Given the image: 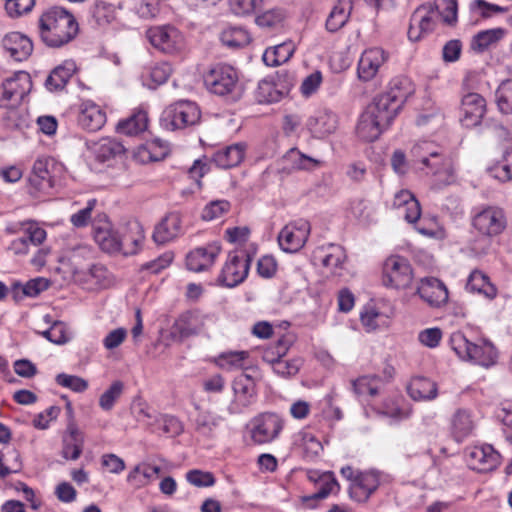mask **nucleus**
<instances>
[{
    "label": "nucleus",
    "mask_w": 512,
    "mask_h": 512,
    "mask_svg": "<svg viewBox=\"0 0 512 512\" xmlns=\"http://www.w3.org/2000/svg\"><path fill=\"white\" fill-rule=\"evenodd\" d=\"M74 16L61 7H53L39 19V34L48 47H61L69 43L78 33Z\"/></svg>",
    "instance_id": "nucleus-1"
},
{
    "label": "nucleus",
    "mask_w": 512,
    "mask_h": 512,
    "mask_svg": "<svg viewBox=\"0 0 512 512\" xmlns=\"http://www.w3.org/2000/svg\"><path fill=\"white\" fill-rule=\"evenodd\" d=\"M395 118V115L382 105L376 98L370 103L357 123L356 133L360 139L366 142H373L379 138Z\"/></svg>",
    "instance_id": "nucleus-2"
},
{
    "label": "nucleus",
    "mask_w": 512,
    "mask_h": 512,
    "mask_svg": "<svg viewBox=\"0 0 512 512\" xmlns=\"http://www.w3.org/2000/svg\"><path fill=\"white\" fill-rule=\"evenodd\" d=\"M451 345L456 354L464 360L489 367L496 362L497 352L494 345L486 340L480 344L469 341L462 333L451 337Z\"/></svg>",
    "instance_id": "nucleus-3"
},
{
    "label": "nucleus",
    "mask_w": 512,
    "mask_h": 512,
    "mask_svg": "<svg viewBox=\"0 0 512 512\" xmlns=\"http://www.w3.org/2000/svg\"><path fill=\"white\" fill-rule=\"evenodd\" d=\"M200 118L201 112L196 103L182 100L164 110L160 124L164 129L174 131L196 125Z\"/></svg>",
    "instance_id": "nucleus-4"
},
{
    "label": "nucleus",
    "mask_w": 512,
    "mask_h": 512,
    "mask_svg": "<svg viewBox=\"0 0 512 512\" xmlns=\"http://www.w3.org/2000/svg\"><path fill=\"white\" fill-rule=\"evenodd\" d=\"M219 317L215 313H204L191 309L181 313L175 320L173 329L181 338H188L217 327Z\"/></svg>",
    "instance_id": "nucleus-5"
},
{
    "label": "nucleus",
    "mask_w": 512,
    "mask_h": 512,
    "mask_svg": "<svg viewBox=\"0 0 512 512\" xmlns=\"http://www.w3.org/2000/svg\"><path fill=\"white\" fill-rule=\"evenodd\" d=\"M429 144L415 145L411 153L419 157L422 164L434 170V175L440 184L448 185L454 181V168L450 158L438 152L429 151Z\"/></svg>",
    "instance_id": "nucleus-6"
},
{
    "label": "nucleus",
    "mask_w": 512,
    "mask_h": 512,
    "mask_svg": "<svg viewBox=\"0 0 512 512\" xmlns=\"http://www.w3.org/2000/svg\"><path fill=\"white\" fill-rule=\"evenodd\" d=\"M472 225L480 235L493 238L505 231L506 214L498 206H486L473 216Z\"/></svg>",
    "instance_id": "nucleus-7"
},
{
    "label": "nucleus",
    "mask_w": 512,
    "mask_h": 512,
    "mask_svg": "<svg viewBox=\"0 0 512 512\" xmlns=\"http://www.w3.org/2000/svg\"><path fill=\"white\" fill-rule=\"evenodd\" d=\"M250 437L255 444L274 441L283 429V420L276 413L265 412L251 419Z\"/></svg>",
    "instance_id": "nucleus-8"
},
{
    "label": "nucleus",
    "mask_w": 512,
    "mask_h": 512,
    "mask_svg": "<svg viewBox=\"0 0 512 512\" xmlns=\"http://www.w3.org/2000/svg\"><path fill=\"white\" fill-rule=\"evenodd\" d=\"M32 89L30 74L25 71L16 72L6 79L0 87V106L16 107Z\"/></svg>",
    "instance_id": "nucleus-9"
},
{
    "label": "nucleus",
    "mask_w": 512,
    "mask_h": 512,
    "mask_svg": "<svg viewBox=\"0 0 512 512\" xmlns=\"http://www.w3.org/2000/svg\"><path fill=\"white\" fill-rule=\"evenodd\" d=\"M237 71L230 65L219 64L211 68L204 76L207 89L216 95L232 94L238 87Z\"/></svg>",
    "instance_id": "nucleus-10"
},
{
    "label": "nucleus",
    "mask_w": 512,
    "mask_h": 512,
    "mask_svg": "<svg viewBox=\"0 0 512 512\" xmlns=\"http://www.w3.org/2000/svg\"><path fill=\"white\" fill-rule=\"evenodd\" d=\"M383 284L386 287L405 289L413 280V271L409 261L401 256L388 257L383 265Z\"/></svg>",
    "instance_id": "nucleus-11"
},
{
    "label": "nucleus",
    "mask_w": 512,
    "mask_h": 512,
    "mask_svg": "<svg viewBox=\"0 0 512 512\" xmlns=\"http://www.w3.org/2000/svg\"><path fill=\"white\" fill-rule=\"evenodd\" d=\"M310 230V223L304 219L289 222L278 234L280 248L288 253L298 252L307 242Z\"/></svg>",
    "instance_id": "nucleus-12"
},
{
    "label": "nucleus",
    "mask_w": 512,
    "mask_h": 512,
    "mask_svg": "<svg viewBox=\"0 0 512 512\" xmlns=\"http://www.w3.org/2000/svg\"><path fill=\"white\" fill-rule=\"evenodd\" d=\"M249 267L250 257L246 251L230 252L219 280L227 287H235L245 280Z\"/></svg>",
    "instance_id": "nucleus-13"
},
{
    "label": "nucleus",
    "mask_w": 512,
    "mask_h": 512,
    "mask_svg": "<svg viewBox=\"0 0 512 512\" xmlns=\"http://www.w3.org/2000/svg\"><path fill=\"white\" fill-rule=\"evenodd\" d=\"M414 93V87L410 79L399 76L391 80L389 90L376 99L387 106V108L396 116L406 100Z\"/></svg>",
    "instance_id": "nucleus-14"
},
{
    "label": "nucleus",
    "mask_w": 512,
    "mask_h": 512,
    "mask_svg": "<svg viewBox=\"0 0 512 512\" xmlns=\"http://www.w3.org/2000/svg\"><path fill=\"white\" fill-rule=\"evenodd\" d=\"M146 36L156 49L164 53H175L183 46L182 34L173 26L151 27Z\"/></svg>",
    "instance_id": "nucleus-15"
},
{
    "label": "nucleus",
    "mask_w": 512,
    "mask_h": 512,
    "mask_svg": "<svg viewBox=\"0 0 512 512\" xmlns=\"http://www.w3.org/2000/svg\"><path fill=\"white\" fill-rule=\"evenodd\" d=\"M436 18V8L432 3L419 6L411 16L408 38L411 41L420 40L424 34L434 29Z\"/></svg>",
    "instance_id": "nucleus-16"
},
{
    "label": "nucleus",
    "mask_w": 512,
    "mask_h": 512,
    "mask_svg": "<svg viewBox=\"0 0 512 512\" xmlns=\"http://www.w3.org/2000/svg\"><path fill=\"white\" fill-rule=\"evenodd\" d=\"M465 454L469 467L478 472L492 471L500 462L499 453L491 445L469 447Z\"/></svg>",
    "instance_id": "nucleus-17"
},
{
    "label": "nucleus",
    "mask_w": 512,
    "mask_h": 512,
    "mask_svg": "<svg viewBox=\"0 0 512 512\" xmlns=\"http://www.w3.org/2000/svg\"><path fill=\"white\" fill-rule=\"evenodd\" d=\"M56 163L52 158H39L34 162L30 185L38 192H48L55 184Z\"/></svg>",
    "instance_id": "nucleus-18"
},
{
    "label": "nucleus",
    "mask_w": 512,
    "mask_h": 512,
    "mask_svg": "<svg viewBox=\"0 0 512 512\" xmlns=\"http://www.w3.org/2000/svg\"><path fill=\"white\" fill-rule=\"evenodd\" d=\"M461 111L463 125L475 127L481 123L486 113V100L478 93H468L462 98Z\"/></svg>",
    "instance_id": "nucleus-19"
},
{
    "label": "nucleus",
    "mask_w": 512,
    "mask_h": 512,
    "mask_svg": "<svg viewBox=\"0 0 512 512\" xmlns=\"http://www.w3.org/2000/svg\"><path fill=\"white\" fill-rule=\"evenodd\" d=\"M387 60L386 52L379 47L366 49L358 62V77L362 81L372 80Z\"/></svg>",
    "instance_id": "nucleus-20"
},
{
    "label": "nucleus",
    "mask_w": 512,
    "mask_h": 512,
    "mask_svg": "<svg viewBox=\"0 0 512 512\" xmlns=\"http://www.w3.org/2000/svg\"><path fill=\"white\" fill-rule=\"evenodd\" d=\"M218 244H208L205 247H198L186 256V266L190 271L201 272L209 269L220 253Z\"/></svg>",
    "instance_id": "nucleus-21"
},
{
    "label": "nucleus",
    "mask_w": 512,
    "mask_h": 512,
    "mask_svg": "<svg viewBox=\"0 0 512 512\" xmlns=\"http://www.w3.org/2000/svg\"><path fill=\"white\" fill-rule=\"evenodd\" d=\"M277 358H269V353L263 355V360L272 365L273 371L282 377H291L298 373L302 361L300 359L283 360L282 357L288 350L284 339H279L276 345Z\"/></svg>",
    "instance_id": "nucleus-22"
},
{
    "label": "nucleus",
    "mask_w": 512,
    "mask_h": 512,
    "mask_svg": "<svg viewBox=\"0 0 512 512\" xmlns=\"http://www.w3.org/2000/svg\"><path fill=\"white\" fill-rule=\"evenodd\" d=\"M417 293L432 307H440L448 300V290L445 284L433 277L422 279Z\"/></svg>",
    "instance_id": "nucleus-23"
},
{
    "label": "nucleus",
    "mask_w": 512,
    "mask_h": 512,
    "mask_svg": "<svg viewBox=\"0 0 512 512\" xmlns=\"http://www.w3.org/2000/svg\"><path fill=\"white\" fill-rule=\"evenodd\" d=\"M182 233V217L178 212L168 213L153 232V240L157 244H165L177 238Z\"/></svg>",
    "instance_id": "nucleus-24"
},
{
    "label": "nucleus",
    "mask_w": 512,
    "mask_h": 512,
    "mask_svg": "<svg viewBox=\"0 0 512 512\" xmlns=\"http://www.w3.org/2000/svg\"><path fill=\"white\" fill-rule=\"evenodd\" d=\"M379 486V475L376 472H357L355 483L350 484L351 498L366 501Z\"/></svg>",
    "instance_id": "nucleus-25"
},
{
    "label": "nucleus",
    "mask_w": 512,
    "mask_h": 512,
    "mask_svg": "<svg viewBox=\"0 0 512 512\" xmlns=\"http://www.w3.org/2000/svg\"><path fill=\"white\" fill-rule=\"evenodd\" d=\"M2 45L16 61L27 59L33 51V44L30 38L20 32L7 34L2 40Z\"/></svg>",
    "instance_id": "nucleus-26"
},
{
    "label": "nucleus",
    "mask_w": 512,
    "mask_h": 512,
    "mask_svg": "<svg viewBox=\"0 0 512 512\" xmlns=\"http://www.w3.org/2000/svg\"><path fill=\"white\" fill-rule=\"evenodd\" d=\"M106 123V113L95 103L85 102L81 105L78 124L89 132L100 130Z\"/></svg>",
    "instance_id": "nucleus-27"
},
{
    "label": "nucleus",
    "mask_w": 512,
    "mask_h": 512,
    "mask_svg": "<svg viewBox=\"0 0 512 512\" xmlns=\"http://www.w3.org/2000/svg\"><path fill=\"white\" fill-rule=\"evenodd\" d=\"M255 387L256 383L250 375L241 373L236 376L233 381L236 405L241 406V408H247L251 405L256 395Z\"/></svg>",
    "instance_id": "nucleus-28"
},
{
    "label": "nucleus",
    "mask_w": 512,
    "mask_h": 512,
    "mask_svg": "<svg viewBox=\"0 0 512 512\" xmlns=\"http://www.w3.org/2000/svg\"><path fill=\"white\" fill-rule=\"evenodd\" d=\"M337 116L331 111H322L311 116L307 127L314 137L323 138L337 129Z\"/></svg>",
    "instance_id": "nucleus-29"
},
{
    "label": "nucleus",
    "mask_w": 512,
    "mask_h": 512,
    "mask_svg": "<svg viewBox=\"0 0 512 512\" xmlns=\"http://www.w3.org/2000/svg\"><path fill=\"white\" fill-rule=\"evenodd\" d=\"M93 236L103 251L108 253L120 252L121 235L119 232L111 229L109 222H105L102 226H93Z\"/></svg>",
    "instance_id": "nucleus-30"
},
{
    "label": "nucleus",
    "mask_w": 512,
    "mask_h": 512,
    "mask_svg": "<svg viewBox=\"0 0 512 512\" xmlns=\"http://www.w3.org/2000/svg\"><path fill=\"white\" fill-rule=\"evenodd\" d=\"M246 145L235 143L218 150L213 155V162L223 169H229L239 165L244 159Z\"/></svg>",
    "instance_id": "nucleus-31"
},
{
    "label": "nucleus",
    "mask_w": 512,
    "mask_h": 512,
    "mask_svg": "<svg viewBox=\"0 0 512 512\" xmlns=\"http://www.w3.org/2000/svg\"><path fill=\"white\" fill-rule=\"evenodd\" d=\"M352 9V0H338L326 19V30L335 33L342 29L349 21Z\"/></svg>",
    "instance_id": "nucleus-32"
},
{
    "label": "nucleus",
    "mask_w": 512,
    "mask_h": 512,
    "mask_svg": "<svg viewBox=\"0 0 512 512\" xmlns=\"http://www.w3.org/2000/svg\"><path fill=\"white\" fill-rule=\"evenodd\" d=\"M161 472L159 466H152L147 463L136 465L128 474V483L136 489L147 486L152 480L158 477Z\"/></svg>",
    "instance_id": "nucleus-33"
},
{
    "label": "nucleus",
    "mask_w": 512,
    "mask_h": 512,
    "mask_svg": "<svg viewBox=\"0 0 512 512\" xmlns=\"http://www.w3.org/2000/svg\"><path fill=\"white\" fill-rule=\"evenodd\" d=\"M475 428L471 413L466 409H458L452 416L451 429L454 438L460 442L467 438Z\"/></svg>",
    "instance_id": "nucleus-34"
},
{
    "label": "nucleus",
    "mask_w": 512,
    "mask_h": 512,
    "mask_svg": "<svg viewBox=\"0 0 512 512\" xmlns=\"http://www.w3.org/2000/svg\"><path fill=\"white\" fill-rule=\"evenodd\" d=\"M144 233L139 223L129 225L127 232L121 234L120 252L124 255H134L142 247L144 241Z\"/></svg>",
    "instance_id": "nucleus-35"
},
{
    "label": "nucleus",
    "mask_w": 512,
    "mask_h": 512,
    "mask_svg": "<svg viewBox=\"0 0 512 512\" xmlns=\"http://www.w3.org/2000/svg\"><path fill=\"white\" fill-rule=\"evenodd\" d=\"M75 72L73 62H65L55 67L45 80V87L49 91L62 90Z\"/></svg>",
    "instance_id": "nucleus-36"
},
{
    "label": "nucleus",
    "mask_w": 512,
    "mask_h": 512,
    "mask_svg": "<svg viewBox=\"0 0 512 512\" xmlns=\"http://www.w3.org/2000/svg\"><path fill=\"white\" fill-rule=\"evenodd\" d=\"M407 390L414 400H431L437 396L436 383L421 376L414 377L410 381Z\"/></svg>",
    "instance_id": "nucleus-37"
},
{
    "label": "nucleus",
    "mask_w": 512,
    "mask_h": 512,
    "mask_svg": "<svg viewBox=\"0 0 512 512\" xmlns=\"http://www.w3.org/2000/svg\"><path fill=\"white\" fill-rule=\"evenodd\" d=\"M78 279L99 288H106L112 283L111 274L102 264H93L87 271L78 273Z\"/></svg>",
    "instance_id": "nucleus-38"
},
{
    "label": "nucleus",
    "mask_w": 512,
    "mask_h": 512,
    "mask_svg": "<svg viewBox=\"0 0 512 512\" xmlns=\"http://www.w3.org/2000/svg\"><path fill=\"white\" fill-rule=\"evenodd\" d=\"M295 51V46L292 42H284L272 48L265 50L263 54V62L267 66H278L287 62Z\"/></svg>",
    "instance_id": "nucleus-39"
},
{
    "label": "nucleus",
    "mask_w": 512,
    "mask_h": 512,
    "mask_svg": "<svg viewBox=\"0 0 512 512\" xmlns=\"http://www.w3.org/2000/svg\"><path fill=\"white\" fill-rule=\"evenodd\" d=\"M48 287V280L42 277L31 279L26 282L25 285H21L19 282H14L12 285V295L14 300L17 302L24 296L36 297Z\"/></svg>",
    "instance_id": "nucleus-40"
},
{
    "label": "nucleus",
    "mask_w": 512,
    "mask_h": 512,
    "mask_svg": "<svg viewBox=\"0 0 512 512\" xmlns=\"http://www.w3.org/2000/svg\"><path fill=\"white\" fill-rule=\"evenodd\" d=\"M83 442L80 431L74 426H69L68 434L63 438V457L71 460L78 459L82 453Z\"/></svg>",
    "instance_id": "nucleus-41"
},
{
    "label": "nucleus",
    "mask_w": 512,
    "mask_h": 512,
    "mask_svg": "<svg viewBox=\"0 0 512 512\" xmlns=\"http://www.w3.org/2000/svg\"><path fill=\"white\" fill-rule=\"evenodd\" d=\"M466 288L471 292L483 294L490 299L496 296L495 286L490 283L487 275L478 270H475L470 274Z\"/></svg>",
    "instance_id": "nucleus-42"
},
{
    "label": "nucleus",
    "mask_w": 512,
    "mask_h": 512,
    "mask_svg": "<svg viewBox=\"0 0 512 512\" xmlns=\"http://www.w3.org/2000/svg\"><path fill=\"white\" fill-rule=\"evenodd\" d=\"M147 125L148 117L146 112L139 111L128 119L120 121L117 125V131L128 136H134L145 131Z\"/></svg>",
    "instance_id": "nucleus-43"
},
{
    "label": "nucleus",
    "mask_w": 512,
    "mask_h": 512,
    "mask_svg": "<svg viewBox=\"0 0 512 512\" xmlns=\"http://www.w3.org/2000/svg\"><path fill=\"white\" fill-rule=\"evenodd\" d=\"M504 34L505 30L502 28L481 31L473 37L471 47L475 51L483 52L500 41Z\"/></svg>",
    "instance_id": "nucleus-44"
},
{
    "label": "nucleus",
    "mask_w": 512,
    "mask_h": 512,
    "mask_svg": "<svg viewBox=\"0 0 512 512\" xmlns=\"http://www.w3.org/2000/svg\"><path fill=\"white\" fill-rule=\"evenodd\" d=\"M224 418L209 410H201L195 420L196 431L204 436H212Z\"/></svg>",
    "instance_id": "nucleus-45"
},
{
    "label": "nucleus",
    "mask_w": 512,
    "mask_h": 512,
    "mask_svg": "<svg viewBox=\"0 0 512 512\" xmlns=\"http://www.w3.org/2000/svg\"><path fill=\"white\" fill-rule=\"evenodd\" d=\"M125 151L124 146L115 139L105 138L102 139L96 146V158L100 162H105L116 155L122 154Z\"/></svg>",
    "instance_id": "nucleus-46"
},
{
    "label": "nucleus",
    "mask_w": 512,
    "mask_h": 512,
    "mask_svg": "<svg viewBox=\"0 0 512 512\" xmlns=\"http://www.w3.org/2000/svg\"><path fill=\"white\" fill-rule=\"evenodd\" d=\"M382 380L377 375L362 376L352 382L353 390L357 395L376 396Z\"/></svg>",
    "instance_id": "nucleus-47"
},
{
    "label": "nucleus",
    "mask_w": 512,
    "mask_h": 512,
    "mask_svg": "<svg viewBox=\"0 0 512 512\" xmlns=\"http://www.w3.org/2000/svg\"><path fill=\"white\" fill-rule=\"evenodd\" d=\"M220 39L225 46L230 48L243 47L250 42L248 32L239 27H232L224 30L221 33Z\"/></svg>",
    "instance_id": "nucleus-48"
},
{
    "label": "nucleus",
    "mask_w": 512,
    "mask_h": 512,
    "mask_svg": "<svg viewBox=\"0 0 512 512\" xmlns=\"http://www.w3.org/2000/svg\"><path fill=\"white\" fill-rule=\"evenodd\" d=\"M330 250L331 251L323 257L322 265L330 268L332 275L340 276L346 255L340 246L331 245Z\"/></svg>",
    "instance_id": "nucleus-49"
},
{
    "label": "nucleus",
    "mask_w": 512,
    "mask_h": 512,
    "mask_svg": "<svg viewBox=\"0 0 512 512\" xmlns=\"http://www.w3.org/2000/svg\"><path fill=\"white\" fill-rule=\"evenodd\" d=\"M496 102L504 114L512 113V79L503 81L496 90Z\"/></svg>",
    "instance_id": "nucleus-50"
},
{
    "label": "nucleus",
    "mask_w": 512,
    "mask_h": 512,
    "mask_svg": "<svg viewBox=\"0 0 512 512\" xmlns=\"http://www.w3.org/2000/svg\"><path fill=\"white\" fill-rule=\"evenodd\" d=\"M489 172L502 182L512 180V152H506L500 161L489 168Z\"/></svg>",
    "instance_id": "nucleus-51"
},
{
    "label": "nucleus",
    "mask_w": 512,
    "mask_h": 512,
    "mask_svg": "<svg viewBox=\"0 0 512 512\" xmlns=\"http://www.w3.org/2000/svg\"><path fill=\"white\" fill-rule=\"evenodd\" d=\"M436 16H441L444 23L454 25L457 22V1L456 0H436Z\"/></svg>",
    "instance_id": "nucleus-52"
},
{
    "label": "nucleus",
    "mask_w": 512,
    "mask_h": 512,
    "mask_svg": "<svg viewBox=\"0 0 512 512\" xmlns=\"http://www.w3.org/2000/svg\"><path fill=\"white\" fill-rule=\"evenodd\" d=\"M124 384L117 380L114 381L111 386L100 396L99 406L104 411H110L115 402L120 398L123 393Z\"/></svg>",
    "instance_id": "nucleus-53"
},
{
    "label": "nucleus",
    "mask_w": 512,
    "mask_h": 512,
    "mask_svg": "<svg viewBox=\"0 0 512 512\" xmlns=\"http://www.w3.org/2000/svg\"><path fill=\"white\" fill-rule=\"evenodd\" d=\"M92 16L99 25H105L115 19V9L110 3L97 0L92 9Z\"/></svg>",
    "instance_id": "nucleus-54"
},
{
    "label": "nucleus",
    "mask_w": 512,
    "mask_h": 512,
    "mask_svg": "<svg viewBox=\"0 0 512 512\" xmlns=\"http://www.w3.org/2000/svg\"><path fill=\"white\" fill-rule=\"evenodd\" d=\"M470 10L482 18H490L493 15L507 12V8L489 3L485 0H473L470 3Z\"/></svg>",
    "instance_id": "nucleus-55"
},
{
    "label": "nucleus",
    "mask_w": 512,
    "mask_h": 512,
    "mask_svg": "<svg viewBox=\"0 0 512 512\" xmlns=\"http://www.w3.org/2000/svg\"><path fill=\"white\" fill-rule=\"evenodd\" d=\"M318 483L320 486L318 491L306 499H324L332 493L335 488H339V484L331 472L322 474Z\"/></svg>",
    "instance_id": "nucleus-56"
},
{
    "label": "nucleus",
    "mask_w": 512,
    "mask_h": 512,
    "mask_svg": "<svg viewBox=\"0 0 512 512\" xmlns=\"http://www.w3.org/2000/svg\"><path fill=\"white\" fill-rule=\"evenodd\" d=\"M230 209V203L226 200H215L207 204L202 211V219L212 221L219 219Z\"/></svg>",
    "instance_id": "nucleus-57"
},
{
    "label": "nucleus",
    "mask_w": 512,
    "mask_h": 512,
    "mask_svg": "<svg viewBox=\"0 0 512 512\" xmlns=\"http://www.w3.org/2000/svg\"><path fill=\"white\" fill-rule=\"evenodd\" d=\"M24 236L27 238V244L29 243L37 246L43 243V241L46 239V231L39 227L37 223L32 221H27L25 223H22Z\"/></svg>",
    "instance_id": "nucleus-58"
},
{
    "label": "nucleus",
    "mask_w": 512,
    "mask_h": 512,
    "mask_svg": "<svg viewBox=\"0 0 512 512\" xmlns=\"http://www.w3.org/2000/svg\"><path fill=\"white\" fill-rule=\"evenodd\" d=\"M55 380L58 385L69 388L75 392H83L88 387V384L84 379L65 373L58 374Z\"/></svg>",
    "instance_id": "nucleus-59"
},
{
    "label": "nucleus",
    "mask_w": 512,
    "mask_h": 512,
    "mask_svg": "<svg viewBox=\"0 0 512 512\" xmlns=\"http://www.w3.org/2000/svg\"><path fill=\"white\" fill-rule=\"evenodd\" d=\"M284 13L280 9H271L256 17L255 22L260 27L271 28L280 24Z\"/></svg>",
    "instance_id": "nucleus-60"
},
{
    "label": "nucleus",
    "mask_w": 512,
    "mask_h": 512,
    "mask_svg": "<svg viewBox=\"0 0 512 512\" xmlns=\"http://www.w3.org/2000/svg\"><path fill=\"white\" fill-rule=\"evenodd\" d=\"M172 73V67L168 62L155 64L149 72L150 79L155 85L165 83Z\"/></svg>",
    "instance_id": "nucleus-61"
},
{
    "label": "nucleus",
    "mask_w": 512,
    "mask_h": 512,
    "mask_svg": "<svg viewBox=\"0 0 512 512\" xmlns=\"http://www.w3.org/2000/svg\"><path fill=\"white\" fill-rule=\"evenodd\" d=\"M34 4V0H10L9 2H5V9L9 16L19 17L31 11Z\"/></svg>",
    "instance_id": "nucleus-62"
},
{
    "label": "nucleus",
    "mask_w": 512,
    "mask_h": 512,
    "mask_svg": "<svg viewBox=\"0 0 512 512\" xmlns=\"http://www.w3.org/2000/svg\"><path fill=\"white\" fill-rule=\"evenodd\" d=\"M262 0H229L231 10L236 15H249L261 5Z\"/></svg>",
    "instance_id": "nucleus-63"
},
{
    "label": "nucleus",
    "mask_w": 512,
    "mask_h": 512,
    "mask_svg": "<svg viewBox=\"0 0 512 512\" xmlns=\"http://www.w3.org/2000/svg\"><path fill=\"white\" fill-rule=\"evenodd\" d=\"M186 478L189 483L197 487H209L215 483V478L212 473L200 470L189 471Z\"/></svg>",
    "instance_id": "nucleus-64"
}]
</instances>
